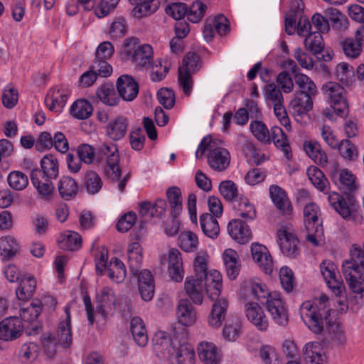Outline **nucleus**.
Wrapping results in <instances>:
<instances>
[{
    "mask_svg": "<svg viewBox=\"0 0 364 364\" xmlns=\"http://www.w3.org/2000/svg\"><path fill=\"white\" fill-rule=\"evenodd\" d=\"M58 189L62 198L70 200L77 196L78 184L74 178L68 176H64L58 181Z\"/></svg>",
    "mask_w": 364,
    "mask_h": 364,
    "instance_id": "obj_34",
    "label": "nucleus"
},
{
    "mask_svg": "<svg viewBox=\"0 0 364 364\" xmlns=\"http://www.w3.org/2000/svg\"><path fill=\"white\" fill-rule=\"evenodd\" d=\"M334 76L343 85L350 86L354 82L353 68L347 63H340L335 68Z\"/></svg>",
    "mask_w": 364,
    "mask_h": 364,
    "instance_id": "obj_46",
    "label": "nucleus"
},
{
    "mask_svg": "<svg viewBox=\"0 0 364 364\" xmlns=\"http://www.w3.org/2000/svg\"><path fill=\"white\" fill-rule=\"evenodd\" d=\"M244 288L254 299L262 303H266L267 300L274 294L270 293L266 284L258 278L245 281Z\"/></svg>",
    "mask_w": 364,
    "mask_h": 364,
    "instance_id": "obj_23",
    "label": "nucleus"
},
{
    "mask_svg": "<svg viewBox=\"0 0 364 364\" xmlns=\"http://www.w3.org/2000/svg\"><path fill=\"white\" fill-rule=\"evenodd\" d=\"M223 258L228 277L230 279H235L237 277L240 269L239 256L237 252L232 249H227L223 254Z\"/></svg>",
    "mask_w": 364,
    "mask_h": 364,
    "instance_id": "obj_35",
    "label": "nucleus"
},
{
    "mask_svg": "<svg viewBox=\"0 0 364 364\" xmlns=\"http://www.w3.org/2000/svg\"><path fill=\"white\" fill-rule=\"evenodd\" d=\"M107 276L114 282L120 283L126 277L127 272L124 263L118 258H112L106 270Z\"/></svg>",
    "mask_w": 364,
    "mask_h": 364,
    "instance_id": "obj_47",
    "label": "nucleus"
},
{
    "mask_svg": "<svg viewBox=\"0 0 364 364\" xmlns=\"http://www.w3.org/2000/svg\"><path fill=\"white\" fill-rule=\"evenodd\" d=\"M247 223L235 218L231 220L228 225V234L238 243H247L252 238V232Z\"/></svg>",
    "mask_w": 364,
    "mask_h": 364,
    "instance_id": "obj_16",
    "label": "nucleus"
},
{
    "mask_svg": "<svg viewBox=\"0 0 364 364\" xmlns=\"http://www.w3.org/2000/svg\"><path fill=\"white\" fill-rule=\"evenodd\" d=\"M84 184L87 193L93 195L101 190L103 183L100 176L95 171H89L85 175Z\"/></svg>",
    "mask_w": 364,
    "mask_h": 364,
    "instance_id": "obj_59",
    "label": "nucleus"
},
{
    "mask_svg": "<svg viewBox=\"0 0 364 364\" xmlns=\"http://www.w3.org/2000/svg\"><path fill=\"white\" fill-rule=\"evenodd\" d=\"M228 307V302L225 299L215 301L208 316V324L215 328L220 327L225 318Z\"/></svg>",
    "mask_w": 364,
    "mask_h": 364,
    "instance_id": "obj_31",
    "label": "nucleus"
},
{
    "mask_svg": "<svg viewBox=\"0 0 364 364\" xmlns=\"http://www.w3.org/2000/svg\"><path fill=\"white\" fill-rule=\"evenodd\" d=\"M266 307L275 323L282 326L287 325L289 321L287 310L279 294L274 293L267 300Z\"/></svg>",
    "mask_w": 364,
    "mask_h": 364,
    "instance_id": "obj_10",
    "label": "nucleus"
},
{
    "mask_svg": "<svg viewBox=\"0 0 364 364\" xmlns=\"http://www.w3.org/2000/svg\"><path fill=\"white\" fill-rule=\"evenodd\" d=\"M55 339L63 348H68L72 344L71 325L60 323L58 327Z\"/></svg>",
    "mask_w": 364,
    "mask_h": 364,
    "instance_id": "obj_61",
    "label": "nucleus"
},
{
    "mask_svg": "<svg viewBox=\"0 0 364 364\" xmlns=\"http://www.w3.org/2000/svg\"><path fill=\"white\" fill-rule=\"evenodd\" d=\"M247 320L258 330L265 331L269 327L268 319L262 308L256 302H249L245 306Z\"/></svg>",
    "mask_w": 364,
    "mask_h": 364,
    "instance_id": "obj_13",
    "label": "nucleus"
},
{
    "mask_svg": "<svg viewBox=\"0 0 364 364\" xmlns=\"http://www.w3.org/2000/svg\"><path fill=\"white\" fill-rule=\"evenodd\" d=\"M208 255L206 252H200L197 253L194 262L193 268L195 276L196 277L203 279V277L208 274Z\"/></svg>",
    "mask_w": 364,
    "mask_h": 364,
    "instance_id": "obj_62",
    "label": "nucleus"
},
{
    "mask_svg": "<svg viewBox=\"0 0 364 364\" xmlns=\"http://www.w3.org/2000/svg\"><path fill=\"white\" fill-rule=\"evenodd\" d=\"M198 244L197 235L191 231H184L178 237L179 247L185 252H192L196 251Z\"/></svg>",
    "mask_w": 364,
    "mask_h": 364,
    "instance_id": "obj_52",
    "label": "nucleus"
},
{
    "mask_svg": "<svg viewBox=\"0 0 364 364\" xmlns=\"http://www.w3.org/2000/svg\"><path fill=\"white\" fill-rule=\"evenodd\" d=\"M178 348L176 351V360L178 364H194L195 363V352L193 348L181 342L178 344Z\"/></svg>",
    "mask_w": 364,
    "mask_h": 364,
    "instance_id": "obj_57",
    "label": "nucleus"
},
{
    "mask_svg": "<svg viewBox=\"0 0 364 364\" xmlns=\"http://www.w3.org/2000/svg\"><path fill=\"white\" fill-rule=\"evenodd\" d=\"M100 153L105 158V175L113 181H119L121 169L119 166V156L117 145L113 143H105L100 146Z\"/></svg>",
    "mask_w": 364,
    "mask_h": 364,
    "instance_id": "obj_9",
    "label": "nucleus"
},
{
    "mask_svg": "<svg viewBox=\"0 0 364 364\" xmlns=\"http://www.w3.org/2000/svg\"><path fill=\"white\" fill-rule=\"evenodd\" d=\"M58 243L64 250L75 251L81 247L82 238L77 232L68 230L61 234Z\"/></svg>",
    "mask_w": 364,
    "mask_h": 364,
    "instance_id": "obj_42",
    "label": "nucleus"
},
{
    "mask_svg": "<svg viewBox=\"0 0 364 364\" xmlns=\"http://www.w3.org/2000/svg\"><path fill=\"white\" fill-rule=\"evenodd\" d=\"M83 301L87 313V319L90 324L95 321L105 320L107 315L115 304V298L112 289L105 287L96 296L95 310L92 305L91 299L88 295H85Z\"/></svg>",
    "mask_w": 364,
    "mask_h": 364,
    "instance_id": "obj_3",
    "label": "nucleus"
},
{
    "mask_svg": "<svg viewBox=\"0 0 364 364\" xmlns=\"http://www.w3.org/2000/svg\"><path fill=\"white\" fill-rule=\"evenodd\" d=\"M128 264L133 275L139 273L142 262V250L139 242H134L129 245L127 250Z\"/></svg>",
    "mask_w": 364,
    "mask_h": 364,
    "instance_id": "obj_39",
    "label": "nucleus"
},
{
    "mask_svg": "<svg viewBox=\"0 0 364 364\" xmlns=\"http://www.w3.org/2000/svg\"><path fill=\"white\" fill-rule=\"evenodd\" d=\"M326 15L331 21L333 28L338 31H343L348 28V18L337 9L329 8L326 9Z\"/></svg>",
    "mask_w": 364,
    "mask_h": 364,
    "instance_id": "obj_56",
    "label": "nucleus"
},
{
    "mask_svg": "<svg viewBox=\"0 0 364 364\" xmlns=\"http://www.w3.org/2000/svg\"><path fill=\"white\" fill-rule=\"evenodd\" d=\"M184 289L193 303L198 305L203 303V279L188 277L184 282Z\"/></svg>",
    "mask_w": 364,
    "mask_h": 364,
    "instance_id": "obj_28",
    "label": "nucleus"
},
{
    "mask_svg": "<svg viewBox=\"0 0 364 364\" xmlns=\"http://www.w3.org/2000/svg\"><path fill=\"white\" fill-rule=\"evenodd\" d=\"M134 6L132 14L136 18H140L154 13L158 7L155 0H129Z\"/></svg>",
    "mask_w": 364,
    "mask_h": 364,
    "instance_id": "obj_45",
    "label": "nucleus"
},
{
    "mask_svg": "<svg viewBox=\"0 0 364 364\" xmlns=\"http://www.w3.org/2000/svg\"><path fill=\"white\" fill-rule=\"evenodd\" d=\"M321 92L328 102L338 115L346 114L348 104L346 97V90L336 82L329 81L321 87Z\"/></svg>",
    "mask_w": 364,
    "mask_h": 364,
    "instance_id": "obj_7",
    "label": "nucleus"
},
{
    "mask_svg": "<svg viewBox=\"0 0 364 364\" xmlns=\"http://www.w3.org/2000/svg\"><path fill=\"white\" fill-rule=\"evenodd\" d=\"M344 54L348 58L355 59L361 54L363 48L354 38H348L342 42Z\"/></svg>",
    "mask_w": 364,
    "mask_h": 364,
    "instance_id": "obj_63",
    "label": "nucleus"
},
{
    "mask_svg": "<svg viewBox=\"0 0 364 364\" xmlns=\"http://www.w3.org/2000/svg\"><path fill=\"white\" fill-rule=\"evenodd\" d=\"M127 118L124 116H117L111 119L106 126L107 136L114 141L122 139L128 129Z\"/></svg>",
    "mask_w": 364,
    "mask_h": 364,
    "instance_id": "obj_25",
    "label": "nucleus"
},
{
    "mask_svg": "<svg viewBox=\"0 0 364 364\" xmlns=\"http://www.w3.org/2000/svg\"><path fill=\"white\" fill-rule=\"evenodd\" d=\"M117 89L124 100L132 101L139 92V86L134 79L128 75H121L117 81Z\"/></svg>",
    "mask_w": 364,
    "mask_h": 364,
    "instance_id": "obj_18",
    "label": "nucleus"
},
{
    "mask_svg": "<svg viewBox=\"0 0 364 364\" xmlns=\"http://www.w3.org/2000/svg\"><path fill=\"white\" fill-rule=\"evenodd\" d=\"M38 355L39 346L33 342L23 344L18 351V358L23 364H32Z\"/></svg>",
    "mask_w": 364,
    "mask_h": 364,
    "instance_id": "obj_48",
    "label": "nucleus"
},
{
    "mask_svg": "<svg viewBox=\"0 0 364 364\" xmlns=\"http://www.w3.org/2000/svg\"><path fill=\"white\" fill-rule=\"evenodd\" d=\"M200 360L205 364H219L221 355L216 346L211 342L202 341L198 346Z\"/></svg>",
    "mask_w": 364,
    "mask_h": 364,
    "instance_id": "obj_26",
    "label": "nucleus"
},
{
    "mask_svg": "<svg viewBox=\"0 0 364 364\" xmlns=\"http://www.w3.org/2000/svg\"><path fill=\"white\" fill-rule=\"evenodd\" d=\"M207 162L209 166L214 171L220 172L228 168L230 163V154L229 151L222 147L211 149L207 156Z\"/></svg>",
    "mask_w": 364,
    "mask_h": 364,
    "instance_id": "obj_17",
    "label": "nucleus"
},
{
    "mask_svg": "<svg viewBox=\"0 0 364 364\" xmlns=\"http://www.w3.org/2000/svg\"><path fill=\"white\" fill-rule=\"evenodd\" d=\"M92 111V105L85 100L75 101L70 108L71 114L79 119H87L91 116Z\"/></svg>",
    "mask_w": 364,
    "mask_h": 364,
    "instance_id": "obj_55",
    "label": "nucleus"
},
{
    "mask_svg": "<svg viewBox=\"0 0 364 364\" xmlns=\"http://www.w3.org/2000/svg\"><path fill=\"white\" fill-rule=\"evenodd\" d=\"M204 286L208 297L211 300L218 299L222 287V277L217 270H210L203 277Z\"/></svg>",
    "mask_w": 364,
    "mask_h": 364,
    "instance_id": "obj_24",
    "label": "nucleus"
},
{
    "mask_svg": "<svg viewBox=\"0 0 364 364\" xmlns=\"http://www.w3.org/2000/svg\"><path fill=\"white\" fill-rule=\"evenodd\" d=\"M173 332L171 339L164 331H158L154 334L152 338L153 348L158 356L168 358L173 354L176 345L181 342H186L188 333L185 327H174Z\"/></svg>",
    "mask_w": 364,
    "mask_h": 364,
    "instance_id": "obj_4",
    "label": "nucleus"
},
{
    "mask_svg": "<svg viewBox=\"0 0 364 364\" xmlns=\"http://www.w3.org/2000/svg\"><path fill=\"white\" fill-rule=\"evenodd\" d=\"M250 129L253 136L264 144L271 143L270 131L266 124L259 120L251 122Z\"/></svg>",
    "mask_w": 364,
    "mask_h": 364,
    "instance_id": "obj_53",
    "label": "nucleus"
},
{
    "mask_svg": "<svg viewBox=\"0 0 364 364\" xmlns=\"http://www.w3.org/2000/svg\"><path fill=\"white\" fill-rule=\"evenodd\" d=\"M41 176L39 169H33L31 173V180L41 197L49 200L54 191V186L51 178H46Z\"/></svg>",
    "mask_w": 364,
    "mask_h": 364,
    "instance_id": "obj_21",
    "label": "nucleus"
},
{
    "mask_svg": "<svg viewBox=\"0 0 364 364\" xmlns=\"http://www.w3.org/2000/svg\"><path fill=\"white\" fill-rule=\"evenodd\" d=\"M201 67L200 57L195 53H187L182 65L178 68V84L183 93L189 96L193 87L192 75L197 73Z\"/></svg>",
    "mask_w": 364,
    "mask_h": 364,
    "instance_id": "obj_6",
    "label": "nucleus"
},
{
    "mask_svg": "<svg viewBox=\"0 0 364 364\" xmlns=\"http://www.w3.org/2000/svg\"><path fill=\"white\" fill-rule=\"evenodd\" d=\"M331 309L328 296L321 294L314 301H306L300 306L301 319L314 333H321L325 326H331Z\"/></svg>",
    "mask_w": 364,
    "mask_h": 364,
    "instance_id": "obj_1",
    "label": "nucleus"
},
{
    "mask_svg": "<svg viewBox=\"0 0 364 364\" xmlns=\"http://www.w3.org/2000/svg\"><path fill=\"white\" fill-rule=\"evenodd\" d=\"M318 206L314 203H307L304 208V223L307 231L315 230L318 232L321 229L318 223Z\"/></svg>",
    "mask_w": 364,
    "mask_h": 364,
    "instance_id": "obj_37",
    "label": "nucleus"
},
{
    "mask_svg": "<svg viewBox=\"0 0 364 364\" xmlns=\"http://www.w3.org/2000/svg\"><path fill=\"white\" fill-rule=\"evenodd\" d=\"M264 97L266 103L274 106L284 103V97L280 88L274 82L267 83L264 87Z\"/></svg>",
    "mask_w": 364,
    "mask_h": 364,
    "instance_id": "obj_50",
    "label": "nucleus"
},
{
    "mask_svg": "<svg viewBox=\"0 0 364 364\" xmlns=\"http://www.w3.org/2000/svg\"><path fill=\"white\" fill-rule=\"evenodd\" d=\"M298 90L290 102L292 114L297 117H302L313 107V98L317 95L318 89L314 82L306 75L296 74L294 77Z\"/></svg>",
    "mask_w": 364,
    "mask_h": 364,
    "instance_id": "obj_2",
    "label": "nucleus"
},
{
    "mask_svg": "<svg viewBox=\"0 0 364 364\" xmlns=\"http://www.w3.org/2000/svg\"><path fill=\"white\" fill-rule=\"evenodd\" d=\"M306 173L309 181L317 190L328 193L330 183L321 170L316 166H311L307 169Z\"/></svg>",
    "mask_w": 364,
    "mask_h": 364,
    "instance_id": "obj_38",
    "label": "nucleus"
},
{
    "mask_svg": "<svg viewBox=\"0 0 364 364\" xmlns=\"http://www.w3.org/2000/svg\"><path fill=\"white\" fill-rule=\"evenodd\" d=\"M206 8V5L200 1L193 2L189 10L187 9L188 19L193 23H198L203 17Z\"/></svg>",
    "mask_w": 364,
    "mask_h": 364,
    "instance_id": "obj_64",
    "label": "nucleus"
},
{
    "mask_svg": "<svg viewBox=\"0 0 364 364\" xmlns=\"http://www.w3.org/2000/svg\"><path fill=\"white\" fill-rule=\"evenodd\" d=\"M168 272L169 277L176 282H181L184 277V269L181 254L178 250L173 248L168 252Z\"/></svg>",
    "mask_w": 364,
    "mask_h": 364,
    "instance_id": "obj_22",
    "label": "nucleus"
},
{
    "mask_svg": "<svg viewBox=\"0 0 364 364\" xmlns=\"http://www.w3.org/2000/svg\"><path fill=\"white\" fill-rule=\"evenodd\" d=\"M41 312V305L40 302L32 303L26 308H22L20 310L21 321L33 323L36 321L39 314Z\"/></svg>",
    "mask_w": 364,
    "mask_h": 364,
    "instance_id": "obj_60",
    "label": "nucleus"
},
{
    "mask_svg": "<svg viewBox=\"0 0 364 364\" xmlns=\"http://www.w3.org/2000/svg\"><path fill=\"white\" fill-rule=\"evenodd\" d=\"M269 194L273 203L282 215L290 216L292 214V205L284 190L272 185L269 187Z\"/></svg>",
    "mask_w": 364,
    "mask_h": 364,
    "instance_id": "obj_19",
    "label": "nucleus"
},
{
    "mask_svg": "<svg viewBox=\"0 0 364 364\" xmlns=\"http://www.w3.org/2000/svg\"><path fill=\"white\" fill-rule=\"evenodd\" d=\"M330 176L335 183L340 182V188L345 193L356 190L355 176L346 169L339 171L337 164L331 166Z\"/></svg>",
    "mask_w": 364,
    "mask_h": 364,
    "instance_id": "obj_15",
    "label": "nucleus"
},
{
    "mask_svg": "<svg viewBox=\"0 0 364 364\" xmlns=\"http://www.w3.org/2000/svg\"><path fill=\"white\" fill-rule=\"evenodd\" d=\"M41 176L46 178L55 179L59 173L57 158L52 154L44 156L41 160Z\"/></svg>",
    "mask_w": 364,
    "mask_h": 364,
    "instance_id": "obj_40",
    "label": "nucleus"
},
{
    "mask_svg": "<svg viewBox=\"0 0 364 364\" xmlns=\"http://www.w3.org/2000/svg\"><path fill=\"white\" fill-rule=\"evenodd\" d=\"M253 261L266 274H271L274 269V262L269 250L260 243H252L250 247Z\"/></svg>",
    "mask_w": 364,
    "mask_h": 364,
    "instance_id": "obj_11",
    "label": "nucleus"
},
{
    "mask_svg": "<svg viewBox=\"0 0 364 364\" xmlns=\"http://www.w3.org/2000/svg\"><path fill=\"white\" fill-rule=\"evenodd\" d=\"M9 186L15 191H23L28 185V178L20 171H13L7 176Z\"/></svg>",
    "mask_w": 364,
    "mask_h": 364,
    "instance_id": "obj_58",
    "label": "nucleus"
},
{
    "mask_svg": "<svg viewBox=\"0 0 364 364\" xmlns=\"http://www.w3.org/2000/svg\"><path fill=\"white\" fill-rule=\"evenodd\" d=\"M328 202L335 210L346 220L352 218L351 208L347 205L343 198L336 192L328 193Z\"/></svg>",
    "mask_w": 364,
    "mask_h": 364,
    "instance_id": "obj_43",
    "label": "nucleus"
},
{
    "mask_svg": "<svg viewBox=\"0 0 364 364\" xmlns=\"http://www.w3.org/2000/svg\"><path fill=\"white\" fill-rule=\"evenodd\" d=\"M232 208L237 218L245 222H250L256 218L257 212L255 207L246 197L242 196L238 198V199H235L232 203Z\"/></svg>",
    "mask_w": 364,
    "mask_h": 364,
    "instance_id": "obj_20",
    "label": "nucleus"
},
{
    "mask_svg": "<svg viewBox=\"0 0 364 364\" xmlns=\"http://www.w3.org/2000/svg\"><path fill=\"white\" fill-rule=\"evenodd\" d=\"M176 316L179 323L183 327L192 325L196 320V314L188 299H181L178 301Z\"/></svg>",
    "mask_w": 364,
    "mask_h": 364,
    "instance_id": "obj_29",
    "label": "nucleus"
},
{
    "mask_svg": "<svg viewBox=\"0 0 364 364\" xmlns=\"http://www.w3.org/2000/svg\"><path fill=\"white\" fill-rule=\"evenodd\" d=\"M23 331V325L18 317H8L0 322V340L12 341L19 338Z\"/></svg>",
    "mask_w": 364,
    "mask_h": 364,
    "instance_id": "obj_12",
    "label": "nucleus"
},
{
    "mask_svg": "<svg viewBox=\"0 0 364 364\" xmlns=\"http://www.w3.org/2000/svg\"><path fill=\"white\" fill-rule=\"evenodd\" d=\"M271 141H273L277 148L279 149L284 154L287 161L292 158V153L288 139L284 131L277 126H274L270 130Z\"/></svg>",
    "mask_w": 364,
    "mask_h": 364,
    "instance_id": "obj_30",
    "label": "nucleus"
},
{
    "mask_svg": "<svg viewBox=\"0 0 364 364\" xmlns=\"http://www.w3.org/2000/svg\"><path fill=\"white\" fill-rule=\"evenodd\" d=\"M304 356L308 364H326V357L318 342H309L304 348Z\"/></svg>",
    "mask_w": 364,
    "mask_h": 364,
    "instance_id": "obj_27",
    "label": "nucleus"
},
{
    "mask_svg": "<svg viewBox=\"0 0 364 364\" xmlns=\"http://www.w3.org/2000/svg\"><path fill=\"white\" fill-rule=\"evenodd\" d=\"M36 289V280L30 274L24 275L16 291V296L19 300L27 301L31 299Z\"/></svg>",
    "mask_w": 364,
    "mask_h": 364,
    "instance_id": "obj_33",
    "label": "nucleus"
},
{
    "mask_svg": "<svg viewBox=\"0 0 364 364\" xmlns=\"http://www.w3.org/2000/svg\"><path fill=\"white\" fill-rule=\"evenodd\" d=\"M131 333L136 343L140 347L146 346L149 338L143 320L138 316L132 318L130 323Z\"/></svg>",
    "mask_w": 364,
    "mask_h": 364,
    "instance_id": "obj_36",
    "label": "nucleus"
},
{
    "mask_svg": "<svg viewBox=\"0 0 364 364\" xmlns=\"http://www.w3.org/2000/svg\"><path fill=\"white\" fill-rule=\"evenodd\" d=\"M125 54L140 68H149L154 60V51L151 45L139 44L137 38L126 39L124 44Z\"/></svg>",
    "mask_w": 364,
    "mask_h": 364,
    "instance_id": "obj_5",
    "label": "nucleus"
},
{
    "mask_svg": "<svg viewBox=\"0 0 364 364\" xmlns=\"http://www.w3.org/2000/svg\"><path fill=\"white\" fill-rule=\"evenodd\" d=\"M200 224L204 235L210 238L215 239L220 233L218 223L215 217L209 213H203L200 216Z\"/></svg>",
    "mask_w": 364,
    "mask_h": 364,
    "instance_id": "obj_41",
    "label": "nucleus"
},
{
    "mask_svg": "<svg viewBox=\"0 0 364 364\" xmlns=\"http://www.w3.org/2000/svg\"><path fill=\"white\" fill-rule=\"evenodd\" d=\"M166 196L171 206V214L176 217L182 210L181 191L179 188L173 186L167 190Z\"/></svg>",
    "mask_w": 364,
    "mask_h": 364,
    "instance_id": "obj_54",
    "label": "nucleus"
},
{
    "mask_svg": "<svg viewBox=\"0 0 364 364\" xmlns=\"http://www.w3.org/2000/svg\"><path fill=\"white\" fill-rule=\"evenodd\" d=\"M241 328L242 322L239 317L235 316L229 318L223 328V337L229 341H235L240 335Z\"/></svg>",
    "mask_w": 364,
    "mask_h": 364,
    "instance_id": "obj_51",
    "label": "nucleus"
},
{
    "mask_svg": "<svg viewBox=\"0 0 364 364\" xmlns=\"http://www.w3.org/2000/svg\"><path fill=\"white\" fill-rule=\"evenodd\" d=\"M278 244L282 252L291 258L300 252V242L291 224H284L277 230Z\"/></svg>",
    "mask_w": 364,
    "mask_h": 364,
    "instance_id": "obj_8",
    "label": "nucleus"
},
{
    "mask_svg": "<svg viewBox=\"0 0 364 364\" xmlns=\"http://www.w3.org/2000/svg\"><path fill=\"white\" fill-rule=\"evenodd\" d=\"M138 291L144 301L152 300L155 292V282L151 272L148 269H143L137 274Z\"/></svg>",
    "mask_w": 364,
    "mask_h": 364,
    "instance_id": "obj_14",
    "label": "nucleus"
},
{
    "mask_svg": "<svg viewBox=\"0 0 364 364\" xmlns=\"http://www.w3.org/2000/svg\"><path fill=\"white\" fill-rule=\"evenodd\" d=\"M304 45L306 50L314 55L321 53L325 46L321 34L317 31L309 33L304 41Z\"/></svg>",
    "mask_w": 364,
    "mask_h": 364,
    "instance_id": "obj_49",
    "label": "nucleus"
},
{
    "mask_svg": "<svg viewBox=\"0 0 364 364\" xmlns=\"http://www.w3.org/2000/svg\"><path fill=\"white\" fill-rule=\"evenodd\" d=\"M68 98V95L65 90L54 89L46 97L45 102L50 111L58 112L65 107Z\"/></svg>",
    "mask_w": 364,
    "mask_h": 364,
    "instance_id": "obj_32",
    "label": "nucleus"
},
{
    "mask_svg": "<svg viewBox=\"0 0 364 364\" xmlns=\"http://www.w3.org/2000/svg\"><path fill=\"white\" fill-rule=\"evenodd\" d=\"M19 244L13 237L5 236L0 238V257L4 260L12 259L18 252Z\"/></svg>",
    "mask_w": 364,
    "mask_h": 364,
    "instance_id": "obj_44",
    "label": "nucleus"
}]
</instances>
